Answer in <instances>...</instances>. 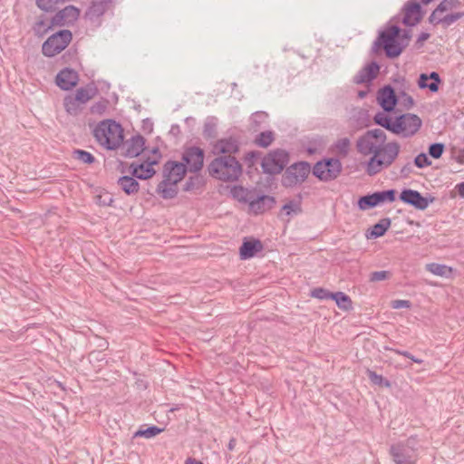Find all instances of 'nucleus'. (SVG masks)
I'll use <instances>...</instances> for the list:
<instances>
[{
	"label": "nucleus",
	"instance_id": "1",
	"mask_svg": "<svg viewBox=\"0 0 464 464\" xmlns=\"http://www.w3.org/2000/svg\"><path fill=\"white\" fill-rule=\"evenodd\" d=\"M386 133L381 129L369 130L356 140V150L362 156L372 155L366 163L365 172L369 176L389 168L397 159L401 146L397 141L386 143Z\"/></svg>",
	"mask_w": 464,
	"mask_h": 464
},
{
	"label": "nucleus",
	"instance_id": "2",
	"mask_svg": "<svg viewBox=\"0 0 464 464\" xmlns=\"http://www.w3.org/2000/svg\"><path fill=\"white\" fill-rule=\"evenodd\" d=\"M411 38L410 30H401L398 25L392 24L381 31L373 42L371 53L377 55L383 50L389 59L399 57L409 45Z\"/></svg>",
	"mask_w": 464,
	"mask_h": 464
},
{
	"label": "nucleus",
	"instance_id": "3",
	"mask_svg": "<svg viewBox=\"0 0 464 464\" xmlns=\"http://www.w3.org/2000/svg\"><path fill=\"white\" fill-rule=\"evenodd\" d=\"M188 172L187 165L179 161L168 160L162 168L163 179L158 184L156 192L163 199H172L178 196V184Z\"/></svg>",
	"mask_w": 464,
	"mask_h": 464
},
{
	"label": "nucleus",
	"instance_id": "4",
	"mask_svg": "<svg viewBox=\"0 0 464 464\" xmlns=\"http://www.w3.org/2000/svg\"><path fill=\"white\" fill-rule=\"evenodd\" d=\"M211 177L223 182L237 181L242 175L243 168L234 156H219L208 166Z\"/></svg>",
	"mask_w": 464,
	"mask_h": 464
},
{
	"label": "nucleus",
	"instance_id": "5",
	"mask_svg": "<svg viewBox=\"0 0 464 464\" xmlns=\"http://www.w3.org/2000/svg\"><path fill=\"white\" fill-rule=\"evenodd\" d=\"M97 142L110 150L118 149L123 142L124 135L121 125L114 120H104L93 130Z\"/></svg>",
	"mask_w": 464,
	"mask_h": 464
},
{
	"label": "nucleus",
	"instance_id": "6",
	"mask_svg": "<svg viewBox=\"0 0 464 464\" xmlns=\"http://www.w3.org/2000/svg\"><path fill=\"white\" fill-rule=\"evenodd\" d=\"M290 160L289 152L284 149L270 150L261 161V168L265 174H280Z\"/></svg>",
	"mask_w": 464,
	"mask_h": 464
},
{
	"label": "nucleus",
	"instance_id": "7",
	"mask_svg": "<svg viewBox=\"0 0 464 464\" xmlns=\"http://www.w3.org/2000/svg\"><path fill=\"white\" fill-rule=\"evenodd\" d=\"M72 34L68 29H63L49 36L43 44L42 53L46 57H53L62 53L72 42Z\"/></svg>",
	"mask_w": 464,
	"mask_h": 464
},
{
	"label": "nucleus",
	"instance_id": "8",
	"mask_svg": "<svg viewBox=\"0 0 464 464\" xmlns=\"http://www.w3.org/2000/svg\"><path fill=\"white\" fill-rule=\"evenodd\" d=\"M343 166L339 159L326 158L317 161L313 168V174L321 181L335 179L342 172Z\"/></svg>",
	"mask_w": 464,
	"mask_h": 464
},
{
	"label": "nucleus",
	"instance_id": "9",
	"mask_svg": "<svg viewBox=\"0 0 464 464\" xmlns=\"http://www.w3.org/2000/svg\"><path fill=\"white\" fill-rule=\"evenodd\" d=\"M311 171L310 164L306 161L295 162L286 168L282 177V186L292 188L298 183L304 182Z\"/></svg>",
	"mask_w": 464,
	"mask_h": 464
},
{
	"label": "nucleus",
	"instance_id": "10",
	"mask_svg": "<svg viewBox=\"0 0 464 464\" xmlns=\"http://www.w3.org/2000/svg\"><path fill=\"white\" fill-rule=\"evenodd\" d=\"M396 193L395 189L391 188L362 196L358 199V207L361 210H367L384 202L392 203L396 199Z\"/></svg>",
	"mask_w": 464,
	"mask_h": 464
},
{
	"label": "nucleus",
	"instance_id": "11",
	"mask_svg": "<svg viewBox=\"0 0 464 464\" xmlns=\"http://www.w3.org/2000/svg\"><path fill=\"white\" fill-rule=\"evenodd\" d=\"M81 10L74 5H67L64 8L57 11L51 18L49 28L56 26H71L79 19Z\"/></svg>",
	"mask_w": 464,
	"mask_h": 464
},
{
	"label": "nucleus",
	"instance_id": "12",
	"mask_svg": "<svg viewBox=\"0 0 464 464\" xmlns=\"http://www.w3.org/2000/svg\"><path fill=\"white\" fill-rule=\"evenodd\" d=\"M205 152L197 146H190L184 150L182 153V162L187 165L188 171L197 173L202 169L204 164Z\"/></svg>",
	"mask_w": 464,
	"mask_h": 464
},
{
	"label": "nucleus",
	"instance_id": "13",
	"mask_svg": "<svg viewBox=\"0 0 464 464\" xmlns=\"http://www.w3.org/2000/svg\"><path fill=\"white\" fill-rule=\"evenodd\" d=\"M399 198L403 203L412 206L418 210H425L430 203L435 200L434 197H423L420 192L411 188H403Z\"/></svg>",
	"mask_w": 464,
	"mask_h": 464
},
{
	"label": "nucleus",
	"instance_id": "14",
	"mask_svg": "<svg viewBox=\"0 0 464 464\" xmlns=\"http://www.w3.org/2000/svg\"><path fill=\"white\" fill-rule=\"evenodd\" d=\"M146 140L140 134L132 136L130 140L122 142L121 155L124 158H136L145 150Z\"/></svg>",
	"mask_w": 464,
	"mask_h": 464
},
{
	"label": "nucleus",
	"instance_id": "15",
	"mask_svg": "<svg viewBox=\"0 0 464 464\" xmlns=\"http://www.w3.org/2000/svg\"><path fill=\"white\" fill-rule=\"evenodd\" d=\"M389 453L395 464H416L418 454L405 449L402 443L391 445Z\"/></svg>",
	"mask_w": 464,
	"mask_h": 464
},
{
	"label": "nucleus",
	"instance_id": "16",
	"mask_svg": "<svg viewBox=\"0 0 464 464\" xmlns=\"http://www.w3.org/2000/svg\"><path fill=\"white\" fill-rule=\"evenodd\" d=\"M377 102L385 112L394 111L398 103V96L392 86L385 85L377 92Z\"/></svg>",
	"mask_w": 464,
	"mask_h": 464
},
{
	"label": "nucleus",
	"instance_id": "17",
	"mask_svg": "<svg viewBox=\"0 0 464 464\" xmlns=\"http://www.w3.org/2000/svg\"><path fill=\"white\" fill-rule=\"evenodd\" d=\"M401 119V134L404 138L411 137L419 131L422 121L420 118L412 113H405L400 115Z\"/></svg>",
	"mask_w": 464,
	"mask_h": 464
},
{
	"label": "nucleus",
	"instance_id": "18",
	"mask_svg": "<svg viewBox=\"0 0 464 464\" xmlns=\"http://www.w3.org/2000/svg\"><path fill=\"white\" fill-rule=\"evenodd\" d=\"M402 24L406 26H414L418 24L422 19L421 5L418 2L409 1L403 7Z\"/></svg>",
	"mask_w": 464,
	"mask_h": 464
},
{
	"label": "nucleus",
	"instance_id": "19",
	"mask_svg": "<svg viewBox=\"0 0 464 464\" xmlns=\"http://www.w3.org/2000/svg\"><path fill=\"white\" fill-rule=\"evenodd\" d=\"M276 203L275 197L269 195H256L255 192L250 201L249 208L255 215H259L273 208Z\"/></svg>",
	"mask_w": 464,
	"mask_h": 464
},
{
	"label": "nucleus",
	"instance_id": "20",
	"mask_svg": "<svg viewBox=\"0 0 464 464\" xmlns=\"http://www.w3.org/2000/svg\"><path fill=\"white\" fill-rule=\"evenodd\" d=\"M401 117H395L393 120L391 116L383 111H378L373 116V122L393 134H401Z\"/></svg>",
	"mask_w": 464,
	"mask_h": 464
},
{
	"label": "nucleus",
	"instance_id": "21",
	"mask_svg": "<svg viewBox=\"0 0 464 464\" xmlns=\"http://www.w3.org/2000/svg\"><path fill=\"white\" fill-rule=\"evenodd\" d=\"M79 76L77 72L70 68H64L58 72L55 82L62 90L69 91L78 83Z\"/></svg>",
	"mask_w": 464,
	"mask_h": 464
},
{
	"label": "nucleus",
	"instance_id": "22",
	"mask_svg": "<svg viewBox=\"0 0 464 464\" xmlns=\"http://www.w3.org/2000/svg\"><path fill=\"white\" fill-rule=\"evenodd\" d=\"M264 246L259 239L254 237H246L239 247V256L242 260L254 257L258 252L263 250Z\"/></svg>",
	"mask_w": 464,
	"mask_h": 464
},
{
	"label": "nucleus",
	"instance_id": "23",
	"mask_svg": "<svg viewBox=\"0 0 464 464\" xmlns=\"http://www.w3.org/2000/svg\"><path fill=\"white\" fill-rule=\"evenodd\" d=\"M380 72V65L372 61L362 68L354 77V82L358 84L369 83L372 82Z\"/></svg>",
	"mask_w": 464,
	"mask_h": 464
},
{
	"label": "nucleus",
	"instance_id": "24",
	"mask_svg": "<svg viewBox=\"0 0 464 464\" xmlns=\"http://www.w3.org/2000/svg\"><path fill=\"white\" fill-rule=\"evenodd\" d=\"M214 151L221 156H233L239 151V142L232 137L220 139L214 145Z\"/></svg>",
	"mask_w": 464,
	"mask_h": 464
},
{
	"label": "nucleus",
	"instance_id": "25",
	"mask_svg": "<svg viewBox=\"0 0 464 464\" xmlns=\"http://www.w3.org/2000/svg\"><path fill=\"white\" fill-rule=\"evenodd\" d=\"M441 79L437 72L430 73H420L418 80L420 89H429L431 92L439 91Z\"/></svg>",
	"mask_w": 464,
	"mask_h": 464
},
{
	"label": "nucleus",
	"instance_id": "26",
	"mask_svg": "<svg viewBox=\"0 0 464 464\" xmlns=\"http://www.w3.org/2000/svg\"><path fill=\"white\" fill-rule=\"evenodd\" d=\"M130 172L133 177L141 180L151 179L156 174V170L146 160L141 163L132 162L130 165Z\"/></svg>",
	"mask_w": 464,
	"mask_h": 464
},
{
	"label": "nucleus",
	"instance_id": "27",
	"mask_svg": "<svg viewBox=\"0 0 464 464\" xmlns=\"http://www.w3.org/2000/svg\"><path fill=\"white\" fill-rule=\"evenodd\" d=\"M117 184L127 195H134L139 192L140 183L131 174L130 176H122L119 178Z\"/></svg>",
	"mask_w": 464,
	"mask_h": 464
},
{
	"label": "nucleus",
	"instance_id": "28",
	"mask_svg": "<svg viewBox=\"0 0 464 464\" xmlns=\"http://www.w3.org/2000/svg\"><path fill=\"white\" fill-rule=\"evenodd\" d=\"M392 220L390 218H383L368 229L367 238H378L382 237L391 227Z\"/></svg>",
	"mask_w": 464,
	"mask_h": 464
},
{
	"label": "nucleus",
	"instance_id": "29",
	"mask_svg": "<svg viewBox=\"0 0 464 464\" xmlns=\"http://www.w3.org/2000/svg\"><path fill=\"white\" fill-rule=\"evenodd\" d=\"M111 4V0L92 1V5L86 11V16L90 19L102 16L106 12Z\"/></svg>",
	"mask_w": 464,
	"mask_h": 464
},
{
	"label": "nucleus",
	"instance_id": "30",
	"mask_svg": "<svg viewBox=\"0 0 464 464\" xmlns=\"http://www.w3.org/2000/svg\"><path fill=\"white\" fill-rule=\"evenodd\" d=\"M255 191V189H248L242 186H234L230 193L235 199L249 205Z\"/></svg>",
	"mask_w": 464,
	"mask_h": 464
},
{
	"label": "nucleus",
	"instance_id": "31",
	"mask_svg": "<svg viewBox=\"0 0 464 464\" xmlns=\"http://www.w3.org/2000/svg\"><path fill=\"white\" fill-rule=\"evenodd\" d=\"M268 118V114L266 111H256L252 113L249 119V129L253 131H257L264 126Z\"/></svg>",
	"mask_w": 464,
	"mask_h": 464
},
{
	"label": "nucleus",
	"instance_id": "32",
	"mask_svg": "<svg viewBox=\"0 0 464 464\" xmlns=\"http://www.w3.org/2000/svg\"><path fill=\"white\" fill-rule=\"evenodd\" d=\"M63 106L65 111L71 115H78L82 110V104L74 100V96L69 94L63 99Z\"/></svg>",
	"mask_w": 464,
	"mask_h": 464
},
{
	"label": "nucleus",
	"instance_id": "33",
	"mask_svg": "<svg viewBox=\"0 0 464 464\" xmlns=\"http://www.w3.org/2000/svg\"><path fill=\"white\" fill-rule=\"evenodd\" d=\"M331 299L334 300L337 306L343 311H348L353 307L351 298L343 292L333 293Z\"/></svg>",
	"mask_w": 464,
	"mask_h": 464
},
{
	"label": "nucleus",
	"instance_id": "34",
	"mask_svg": "<svg viewBox=\"0 0 464 464\" xmlns=\"http://www.w3.org/2000/svg\"><path fill=\"white\" fill-rule=\"evenodd\" d=\"M275 140V133L272 130L262 131L257 134L254 143L260 148L269 147Z\"/></svg>",
	"mask_w": 464,
	"mask_h": 464
},
{
	"label": "nucleus",
	"instance_id": "35",
	"mask_svg": "<svg viewBox=\"0 0 464 464\" xmlns=\"http://www.w3.org/2000/svg\"><path fill=\"white\" fill-rule=\"evenodd\" d=\"M163 430H164V429L160 428V427L155 426V425H151V426L147 427V428L140 427L134 433L133 438L140 437V438L150 439V438H153V437L160 434Z\"/></svg>",
	"mask_w": 464,
	"mask_h": 464
},
{
	"label": "nucleus",
	"instance_id": "36",
	"mask_svg": "<svg viewBox=\"0 0 464 464\" xmlns=\"http://www.w3.org/2000/svg\"><path fill=\"white\" fill-rule=\"evenodd\" d=\"M426 267L429 272L432 273L435 276H440L447 277L452 272L451 267H450L446 265H441V264H437V263L428 264Z\"/></svg>",
	"mask_w": 464,
	"mask_h": 464
},
{
	"label": "nucleus",
	"instance_id": "37",
	"mask_svg": "<svg viewBox=\"0 0 464 464\" xmlns=\"http://www.w3.org/2000/svg\"><path fill=\"white\" fill-rule=\"evenodd\" d=\"M366 374L372 384L377 385L379 387L391 388V382L384 378L383 376L377 374L374 371L367 369Z\"/></svg>",
	"mask_w": 464,
	"mask_h": 464
},
{
	"label": "nucleus",
	"instance_id": "38",
	"mask_svg": "<svg viewBox=\"0 0 464 464\" xmlns=\"http://www.w3.org/2000/svg\"><path fill=\"white\" fill-rule=\"evenodd\" d=\"M204 178L201 175H194L190 176L186 183L184 184L183 190L184 191H192L194 189L199 188L204 185Z\"/></svg>",
	"mask_w": 464,
	"mask_h": 464
},
{
	"label": "nucleus",
	"instance_id": "39",
	"mask_svg": "<svg viewBox=\"0 0 464 464\" xmlns=\"http://www.w3.org/2000/svg\"><path fill=\"white\" fill-rule=\"evenodd\" d=\"M351 140L349 138L339 139L334 143V150L336 153L342 158H345L349 154Z\"/></svg>",
	"mask_w": 464,
	"mask_h": 464
},
{
	"label": "nucleus",
	"instance_id": "40",
	"mask_svg": "<svg viewBox=\"0 0 464 464\" xmlns=\"http://www.w3.org/2000/svg\"><path fill=\"white\" fill-rule=\"evenodd\" d=\"M72 158L85 164H92L95 161V157L92 153L81 149L72 151Z\"/></svg>",
	"mask_w": 464,
	"mask_h": 464
},
{
	"label": "nucleus",
	"instance_id": "41",
	"mask_svg": "<svg viewBox=\"0 0 464 464\" xmlns=\"http://www.w3.org/2000/svg\"><path fill=\"white\" fill-rule=\"evenodd\" d=\"M35 5L45 13H53L56 12L59 2L58 0H35Z\"/></svg>",
	"mask_w": 464,
	"mask_h": 464
},
{
	"label": "nucleus",
	"instance_id": "42",
	"mask_svg": "<svg viewBox=\"0 0 464 464\" xmlns=\"http://www.w3.org/2000/svg\"><path fill=\"white\" fill-rule=\"evenodd\" d=\"M93 95L94 92L92 89L88 90L82 87L76 91L73 96L75 101H78L82 105H83L90 101Z\"/></svg>",
	"mask_w": 464,
	"mask_h": 464
},
{
	"label": "nucleus",
	"instance_id": "43",
	"mask_svg": "<svg viewBox=\"0 0 464 464\" xmlns=\"http://www.w3.org/2000/svg\"><path fill=\"white\" fill-rule=\"evenodd\" d=\"M462 17H464V11L447 14L444 17L440 18L437 23H440L444 28H447Z\"/></svg>",
	"mask_w": 464,
	"mask_h": 464
},
{
	"label": "nucleus",
	"instance_id": "44",
	"mask_svg": "<svg viewBox=\"0 0 464 464\" xmlns=\"http://www.w3.org/2000/svg\"><path fill=\"white\" fill-rule=\"evenodd\" d=\"M217 123L214 120H208L204 124L203 136L209 140L217 137Z\"/></svg>",
	"mask_w": 464,
	"mask_h": 464
},
{
	"label": "nucleus",
	"instance_id": "45",
	"mask_svg": "<svg viewBox=\"0 0 464 464\" xmlns=\"http://www.w3.org/2000/svg\"><path fill=\"white\" fill-rule=\"evenodd\" d=\"M444 150L445 145L440 142L431 143L428 149L429 155L436 160L440 159L442 156Z\"/></svg>",
	"mask_w": 464,
	"mask_h": 464
},
{
	"label": "nucleus",
	"instance_id": "46",
	"mask_svg": "<svg viewBox=\"0 0 464 464\" xmlns=\"http://www.w3.org/2000/svg\"><path fill=\"white\" fill-rule=\"evenodd\" d=\"M281 211L285 212L286 216H290L292 213L295 215L300 214L302 212V208L299 202L290 200L282 207Z\"/></svg>",
	"mask_w": 464,
	"mask_h": 464
},
{
	"label": "nucleus",
	"instance_id": "47",
	"mask_svg": "<svg viewBox=\"0 0 464 464\" xmlns=\"http://www.w3.org/2000/svg\"><path fill=\"white\" fill-rule=\"evenodd\" d=\"M53 28H49V25L46 26L44 19L38 20L37 22H35V24L33 26L34 34L37 35L38 37H44Z\"/></svg>",
	"mask_w": 464,
	"mask_h": 464
},
{
	"label": "nucleus",
	"instance_id": "48",
	"mask_svg": "<svg viewBox=\"0 0 464 464\" xmlns=\"http://www.w3.org/2000/svg\"><path fill=\"white\" fill-rule=\"evenodd\" d=\"M460 5L459 0H442L437 6V11L440 13L447 12L452 8H456Z\"/></svg>",
	"mask_w": 464,
	"mask_h": 464
},
{
	"label": "nucleus",
	"instance_id": "49",
	"mask_svg": "<svg viewBox=\"0 0 464 464\" xmlns=\"http://www.w3.org/2000/svg\"><path fill=\"white\" fill-rule=\"evenodd\" d=\"M261 155L262 152L259 150H251L245 155L244 160L248 168H253Z\"/></svg>",
	"mask_w": 464,
	"mask_h": 464
},
{
	"label": "nucleus",
	"instance_id": "50",
	"mask_svg": "<svg viewBox=\"0 0 464 464\" xmlns=\"http://www.w3.org/2000/svg\"><path fill=\"white\" fill-rule=\"evenodd\" d=\"M332 294L333 293H331L330 291H328L323 287H316L311 291L310 295L314 298H317L320 300H325V299H331Z\"/></svg>",
	"mask_w": 464,
	"mask_h": 464
},
{
	"label": "nucleus",
	"instance_id": "51",
	"mask_svg": "<svg viewBox=\"0 0 464 464\" xmlns=\"http://www.w3.org/2000/svg\"><path fill=\"white\" fill-rule=\"evenodd\" d=\"M113 198L109 192H103L96 196V203L99 206L109 207L111 206Z\"/></svg>",
	"mask_w": 464,
	"mask_h": 464
},
{
	"label": "nucleus",
	"instance_id": "52",
	"mask_svg": "<svg viewBox=\"0 0 464 464\" xmlns=\"http://www.w3.org/2000/svg\"><path fill=\"white\" fill-rule=\"evenodd\" d=\"M419 442L418 437L416 435L409 437L405 441H400L399 443H402L405 449H408L412 453H417V444Z\"/></svg>",
	"mask_w": 464,
	"mask_h": 464
},
{
	"label": "nucleus",
	"instance_id": "53",
	"mask_svg": "<svg viewBox=\"0 0 464 464\" xmlns=\"http://www.w3.org/2000/svg\"><path fill=\"white\" fill-rule=\"evenodd\" d=\"M414 165L420 169L430 166L431 161L425 153H420L414 159Z\"/></svg>",
	"mask_w": 464,
	"mask_h": 464
},
{
	"label": "nucleus",
	"instance_id": "54",
	"mask_svg": "<svg viewBox=\"0 0 464 464\" xmlns=\"http://www.w3.org/2000/svg\"><path fill=\"white\" fill-rule=\"evenodd\" d=\"M385 350L387 351H392L399 355H402L406 358H409L411 359L412 362H416V363H422L423 362V360L421 359H419V358H416L415 356H413L411 353L407 352V351H401V350H398V349H394V348H391V347H385Z\"/></svg>",
	"mask_w": 464,
	"mask_h": 464
},
{
	"label": "nucleus",
	"instance_id": "55",
	"mask_svg": "<svg viewBox=\"0 0 464 464\" xmlns=\"http://www.w3.org/2000/svg\"><path fill=\"white\" fill-rule=\"evenodd\" d=\"M107 105H108V101L106 100H103V101H100L96 103H94L90 111L92 114H102L106 109H107Z\"/></svg>",
	"mask_w": 464,
	"mask_h": 464
},
{
	"label": "nucleus",
	"instance_id": "56",
	"mask_svg": "<svg viewBox=\"0 0 464 464\" xmlns=\"http://www.w3.org/2000/svg\"><path fill=\"white\" fill-rule=\"evenodd\" d=\"M390 276L389 271H375L371 273L370 275V280L372 282H377V281H382L385 279H388Z\"/></svg>",
	"mask_w": 464,
	"mask_h": 464
},
{
	"label": "nucleus",
	"instance_id": "57",
	"mask_svg": "<svg viewBox=\"0 0 464 464\" xmlns=\"http://www.w3.org/2000/svg\"><path fill=\"white\" fill-rule=\"evenodd\" d=\"M400 96L402 99V104L405 109L409 110L413 106V104H414L413 98L411 95H409L405 91H401L400 92Z\"/></svg>",
	"mask_w": 464,
	"mask_h": 464
},
{
	"label": "nucleus",
	"instance_id": "58",
	"mask_svg": "<svg viewBox=\"0 0 464 464\" xmlns=\"http://www.w3.org/2000/svg\"><path fill=\"white\" fill-rule=\"evenodd\" d=\"M391 306L393 309L411 308V303L409 300L397 299L391 302Z\"/></svg>",
	"mask_w": 464,
	"mask_h": 464
},
{
	"label": "nucleus",
	"instance_id": "59",
	"mask_svg": "<svg viewBox=\"0 0 464 464\" xmlns=\"http://www.w3.org/2000/svg\"><path fill=\"white\" fill-rule=\"evenodd\" d=\"M90 362H102L105 360L104 354L100 351H92L89 354Z\"/></svg>",
	"mask_w": 464,
	"mask_h": 464
},
{
	"label": "nucleus",
	"instance_id": "60",
	"mask_svg": "<svg viewBox=\"0 0 464 464\" xmlns=\"http://www.w3.org/2000/svg\"><path fill=\"white\" fill-rule=\"evenodd\" d=\"M413 171V168L411 162H408L401 169V177L408 178Z\"/></svg>",
	"mask_w": 464,
	"mask_h": 464
},
{
	"label": "nucleus",
	"instance_id": "61",
	"mask_svg": "<svg viewBox=\"0 0 464 464\" xmlns=\"http://www.w3.org/2000/svg\"><path fill=\"white\" fill-rule=\"evenodd\" d=\"M430 37V34L429 33L422 32V33L419 35V37H418V39H417V41H416V43H415L416 46H417L418 48L421 47V46L423 45V43H424L425 41H427Z\"/></svg>",
	"mask_w": 464,
	"mask_h": 464
},
{
	"label": "nucleus",
	"instance_id": "62",
	"mask_svg": "<svg viewBox=\"0 0 464 464\" xmlns=\"http://www.w3.org/2000/svg\"><path fill=\"white\" fill-rule=\"evenodd\" d=\"M142 130L146 133H150L153 130V122L150 119L142 121Z\"/></svg>",
	"mask_w": 464,
	"mask_h": 464
},
{
	"label": "nucleus",
	"instance_id": "63",
	"mask_svg": "<svg viewBox=\"0 0 464 464\" xmlns=\"http://www.w3.org/2000/svg\"><path fill=\"white\" fill-rule=\"evenodd\" d=\"M160 159H161V156L151 155V156L148 157L145 160L149 163V165H150L153 168L154 165L159 164Z\"/></svg>",
	"mask_w": 464,
	"mask_h": 464
},
{
	"label": "nucleus",
	"instance_id": "64",
	"mask_svg": "<svg viewBox=\"0 0 464 464\" xmlns=\"http://www.w3.org/2000/svg\"><path fill=\"white\" fill-rule=\"evenodd\" d=\"M455 189L457 190L459 196L464 198V181L458 183L455 187Z\"/></svg>",
	"mask_w": 464,
	"mask_h": 464
}]
</instances>
